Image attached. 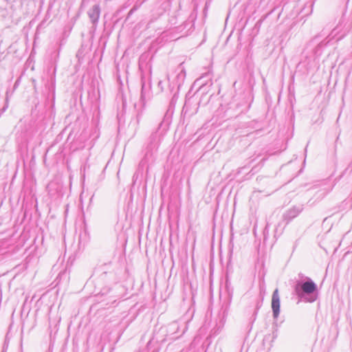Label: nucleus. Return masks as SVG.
<instances>
[{"instance_id": "20e7f679", "label": "nucleus", "mask_w": 352, "mask_h": 352, "mask_svg": "<svg viewBox=\"0 0 352 352\" xmlns=\"http://www.w3.org/2000/svg\"><path fill=\"white\" fill-rule=\"evenodd\" d=\"M302 210V206H295L287 210L283 214V219L287 221L286 223L296 217Z\"/></svg>"}, {"instance_id": "f03ea898", "label": "nucleus", "mask_w": 352, "mask_h": 352, "mask_svg": "<svg viewBox=\"0 0 352 352\" xmlns=\"http://www.w3.org/2000/svg\"><path fill=\"white\" fill-rule=\"evenodd\" d=\"M88 16L93 25L96 28L98 25V20L100 15V7L98 4L93 6L87 12Z\"/></svg>"}, {"instance_id": "1a4fd4ad", "label": "nucleus", "mask_w": 352, "mask_h": 352, "mask_svg": "<svg viewBox=\"0 0 352 352\" xmlns=\"http://www.w3.org/2000/svg\"><path fill=\"white\" fill-rule=\"evenodd\" d=\"M305 278H310L305 276L302 273H299L298 274V278L296 280H304Z\"/></svg>"}, {"instance_id": "9b49d317", "label": "nucleus", "mask_w": 352, "mask_h": 352, "mask_svg": "<svg viewBox=\"0 0 352 352\" xmlns=\"http://www.w3.org/2000/svg\"><path fill=\"white\" fill-rule=\"evenodd\" d=\"M274 10H272L270 12L267 13L265 17H267L268 15H270L272 12H274Z\"/></svg>"}, {"instance_id": "4468645a", "label": "nucleus", "mask_w": 352, "mask_h": 352, "mask_svg": "<svg viewBox=\"0 0 352 352\" xmlns=\"http://www.w3.org/2000/svg\"><path fill=\"white\" fill-rule=\"evenodd\" d=\"M268 226H269V223H267V225H266L265 229H267V228H268Z\"/></svg>"}, {"instance_id": "f8f14e48", "label": "nucleus", "mask_w": 352, "mask_h": 352, "mask_svg": "<svg viewBox=\"0 0 352 352\" xmlns=\"http://www.w3.org/2000/svg\"><path fill=\"white\" fill-rule=\"evenodd\" d=\"M278 228H276V229H275V234H276L278 233Z\"/></svg>"}, {"instance_id": "423d86ee", "label": "nucleus", "mask_w": 352, "mask_h": 352, "mask_svg": "<svg viewBox=\"0 0 352 352\" xmlns=\"http://www.w3.org/2000/svg\"><path fill=\"white\" fill-rule=\"evenodd\" d=\"M229 307H230L229 304H226V305L222 306L221 314H220V316H221L220 322H221L222 324H224V322L226 321V318L228 314Z\"/></svg>"}, {"instance_id": "9d476101", "label": "nucleus", "mask_w": 352, "mask_h": 352, "mask_svg": "<svg viewBox=\"0 0 352 352\" xmlns=\"http://www.w3.org/2000/svg\"><path fill=\"white\" fill-rule=\"evenodd\" d=\"M342 25V23H340L334 30H333V32L334 31H336L338 30V32L340 31V28H341V26Z\"/></svg>"}, {"instance_id": "2eb2a0df", "label": "nucleus", "mask_w": 352, "mask_h": 352, "mask_svg": "<svg viewBox=\"0 0 352 352\" xmlns=\"http://www.w3.org/2000/svg\"><path fill=\"white\" fill-rule=\"evenodd\" d=\"M306 147H307V146ZM305 154L307 153V148H305Z\"/></svg>"}, {"instance_id": "7ed1b4c3", "label": "nucleus", "mask_w": 352, "mask_h": 352, "mask_svg": "<svg viewBox=\"0 0 352 352\" xmlns=\"http://www.w3.org/2000/svg\"><path fill=\"white\" fill-rule=\"evenodd\" d=\"M272 309L273 317L277 318L280 314V297L277 289H276L272 294Z\"/></svg>"}, {"instance_id": "f257e3e1", "label": "nucleus", "mask_w": 352, "mask_h": 352, "mask_svg": "<svg viewBox=\"0 0 352 352\" xmlns=\"http://www.w3.org/2000/svg\"><path fill=\"white\" fill-rule=\"evenodd\" d=\"M293 287L298 298L305 302H314L316 300L318 287L311 278L296 280Z\"/></svg>"}, {"instance_id": "ddd939ff", "label": "nucleus", "mask_w": 352, "mask_h": 352, "mask_svg": "<svg viewBox=\"0 0 352 352\" xmlns=\"http://www.w3.org/2000/svg\"><path fill=\"white\" fill-rule=\"evenodd\" d=\"M140 114H138V116H137V118H138V121H139V118H140Z\"/></svg>"}, {"instance_id": "39448f33", "label": "nucleus", "mask_w": 352, "mask_h": 352, "mask_svg": "<svg viewBox=\"0 0 352 352\" xmlns=\"http://www.w3.org/2000/svg\"><path fill=\"white\" fill-rule=\"evenodd\" d=\"M178 70H179V73L177 76V84L178 85H180L184 80L186 77V71L183 67V63L179 64L177 68Z\"/></svg>"}, {"instance_id": "0eeeda50", "label": "nucleus", "mask_w": 352, "mask_h": 352, "mask_svg": "<svg viewBox=\"0 0 352 352\" xmlns=\"http://www.w3.org/2000/svg\"><path fill=\"white\" fill-rule=\"evenodd\" d=\"M352 30V22L346 23L344 25L343 33L339 38H342Z\"/></svg>"}, {"instance_id": "6e6552de", "label": "nucleus", "mask_w": 352, "mask_h": 352, "mask_svg": "<svg viewBox=\"0 0 352 352\" xmlns=\"http://www.w3.org/2000/svg\"><path fill=\"white\" fill-rule=\"evenodd\" d=\"M168 329L169 332L174 333L179 329V326L176 322H173L169 325Z\"/></svg>"}]
</instances>
